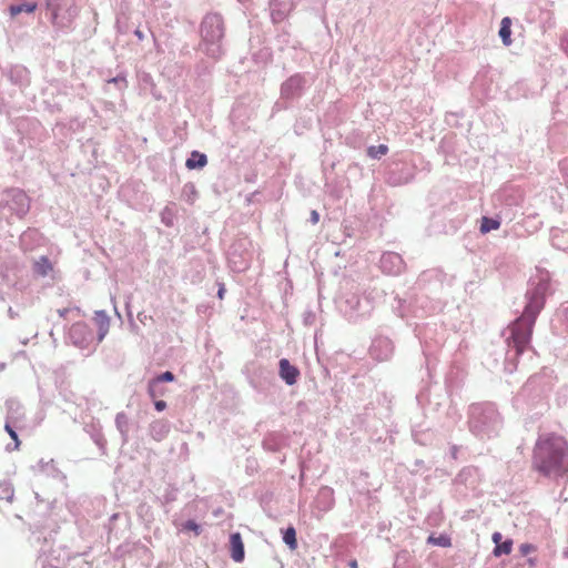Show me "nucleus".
Masks as SVG:
<instances>
[{
	"mask_svg": "<svg viewBox=\"0 0 568 568\" xmlns=\"http://www.w3.org/2000/svg\"><path fill=\"white\" fill-rule=\"evenodd\" d=\"M532 469L545 477L558 478L567 475V442L556 435L540 437L534 447Z\"/></svg>",
	"mask_w": 568,
	"mask_h": 568,
	"instance_id": "1",
	"label": "nucleus"
},
{
	"mask_svg": "<svg viewBox=\"0 0 568 568\" xmlns=\"http://www.w3.org/2000/svg\"><path fill=\"white\" fill-rule=\"evenodd\" d=\"M532 333V324L527 323L524 318H519L515 322L511 327V336L510 339L516 348L517 355H520L525 352L527 345L530 342Z\"/></svg>",
	"mask_w": 568,
	"mask_h": 568,
	"instance_id": "2",
	"label": "nucleus"
},
{
	"mask_svg": "<svg viewBox=\"0 0 568 568\" xmlns=\"http://www.w3.org/2000/svg\"><path fill=\"white\" fill-rule=\"evenodd\" d=\"M280 376L287 385H294L300 376V371L291 365L288 359L282 358L280 361Z\"/></svg>",
	"mask_w": 568,
	"mask_h": 568,
	"instance_id": "3",
	"label": "nucleus"
},
{
	"mask_svg": "<svg viewBox=\"0 0 568 568\" xmlns=\"http://www.w3.org/2000/svg\"><path fill=\"white\" fill-rule=\"evenodd\" d=\"M231 557L234 561L241 562L244 559V544L240 532L230 536Z\"/></svg>",
	"mask_w": 568,
	"mask_h": 568,
	"instance_id": "4",
	"label": "nucleus"
},
{
	"mask_svg": "<svg viewBox=\"0 0 568 568\" xmlns=\"http://www.w3.org/2000/svg\"><path fill=\"white\" fill-rule=\"evenodd\" d=\"M544 306L542 297H534L530 303L526 306L523 317L528 323L534 324L537 314Z\"/></svg>",
	"mask_w": 568,
	"mask_h": 568,
	"instance_id": "5",
	"label": "nucleus"
},
{
	"mask_svg": "<svg viewBox=\"0 0 568 568\" xmlns=\"http://www.w3.org/2000/svg\"><path fill=\"white\" fill-rule=\"evenodd\" d=\"M511 19L509 17L503 18L500 22L499 37L505 45L511 44Z\"/></svg>",
	"mask_w": 568,
	"mask_h": 568,
	"instance_id": "6",
	"label": "nucleus"
},
{
	"mask_svg": "<svg viewBox=\"0 0 568 568\" xmlns=\"http://www.w3.org/2000/svg\"><path fill=\"white\" fill-rule=\"evenodd\" d=\"M207 163V159H206V155L205 154H202L197 151H193L192 154H191V158H189L186 160V168L192 170V169H196V168H203L205 166Z\"/></svg>",
	"mask_w": 568,
	"mask_h": 568,
	"instance_id": "7",
	"label": "nucleus"
},
{
	"mask_svg": "<svg viewBox=\"0 0 568 568\" xmlns=\"http://www.w3.org/2000/svg\"><path fill=\"white\" fill-rule=\"evenodd\" d=\"M33 270L38 275L47 276L53 270V266L47 256H41L34 262Z\"/></svg>",
	"mask_w": 568,
	"mask_h": 568,
	"instance_id": "8",
	"label": "nucleus"
},
{
	"mask_svg": "<svg viewBox=\"0 0 568 568\" xmlns=\"http://www.w3.org/2000/svg\"><path fill=\"white\" fill-rule=\"evenodd\" d=\"M37 7L38 6L36 2H29V3H24V4H19V6H11L9 8V12H10L11 17H16V16L20 14L21 12L32 13L33 11H36Z\"/></svg>",
	"mask_w": 568,
	"mask_h": 568,
	"instance_id": "9",
	"label": "nucleus"
},
{
	"mask_svg": "<svg viewBox=\"0 0 568 568\" xmlns=\"http://www.w3.org/2000/svg\"><path fill=\"white\" fill-rule=\"evenodd\" d=\"M283 541L288 546L291 550L297 549L296 530L294 527H288L283 534Z\"/></svg>",
	"mask_w": 568,
	"mask_h": 568,
	"instance_id": "10",
	"label": "nucleus"
},
{
	"mask_svg": "<svg viewBox=\"0 0 568 568\" xmlns=\"http://www.w3.org/2000/svg\"><path fill=\"white\" fill-rule=\"evenodd\" d=\"M500 227V222L487 216H484L480 222V232L483 234L488 233L493 230H498Z\"/></svg>",
	"mask_w": 568,
	"mask_h": 568,
	"instance_id": "11",
	"label": "nucleus"
},
{
	"mask_svg": "<svg viewBox=\"0 0 568 568\" xmlns=\"http://www.w3.org/2000/svg\"><path fill=\"white\" fill-rule=\"evenodd\" d=\"M427 542L430 545H434V546H439V547H445V548L452 546V539L447 535H440L438 537H435L432 535L427 538Z\"/></svg>",
	"mask_w": 568,
	"mask_h": 568,
	"instance_id": "12",
	"label": "nucleus"
},
{
	"mask_svg": "<svg viewBox=\"0 0 568 568\" xmlns=\"http://www.w3.org/2000/svg\"><path fill=\"white\" fill-rule=\"evenodd\" d=\"M513 549V540L508 539L505 541H501L500 545L496 546L494 549V555L496 557H499L501 555H509Z\"/></svg>",
	"mask_w": 568,
	"mask_h": 568,
	"instance_id": "13",
	"label": "nucleus"
},
{
	"mask_svg": "<svg viewBox=\"0 0 568 568\" xmlns=\"http://www.w3.org/2000/svg\"><path fill=\"white\" fill-rule=\"evenodd\" d=\"M388 152V146L385 145V144H379L377 146H369L367 149V154L368 156L373 158V159H378L381 158L382 155H386Z\"/></svg>",
	"mask_w": 568,
	"mask_h": 568,
	"instance_id": "14",
	"label": "nucleus"
},
{
	"mask_svg": "<svg viewBox=\"0 0 568 568\" xmlns=\"http://www.w3.org/2000/svg\"><path fill=\"white\" fill-rule=\"evenodd\" d=\"M148 393L151 398H156L158 396H163L165 394L164 388L160 387V384L156 381L151 379L148 385Z\"/></svg>",
	"mask_w": 568,
	"mask_h": 568,
	"instance_id": "15",
	"label": "nucleus"
},
{
	"mask_svg": "<svg viewBox=\"0 0 568 568\" xmlns=\"http://www.w3.org/2000/svg\"><path fill=\"white\" fill-rule=\"evenodd\" d=\"M209 26H213V19H210V20H205L202 24V28H201V32L203 33V36L206 38V39H210V40H214L215 38H220L221 37V30L220 28L217 27V32L216 34H212L211 37L209 36V32H207V28Z\"/></svg>",
	"mask_w": 568,
	"mask_h": 568,
	"instance_id": "16",
	"label": "nucleus"
},
{
	"mask_svg": "<svg viewBox=\"0 0 568 568\" xmlns=\"http://www.w3.org/2000/svg\"><path fill=\"white\" fill-rule=\"evenodd\" d=\"M4 429L9 434V436L12 438V440L14 442L13 449H19L20 440H19L18 434L16 433V430L11 427V425L9 423H6Z\"/></svg>",
	"mask_w": 568,
	"mask_h": 568,
	"instance_id": "17",
	"label": "nucleus"
},
{
	"mask_svg": "<svg viewBox=\"0 0 568 568\" xmlns=\"http://www.w3.org/2000/svg\"><path fill=\"white\" fill-rule=\"evenodd\" d=\"M153 381H156L158 384H160L162 382H173L174 375L171 372H164L161 375L153 378Z\"/></svg>",
	"mask_w": 568,
	"mask_h": 568,
	"instance_id": "18",
	"label": "nucleus"
},
{
	"mask_svg": "<svg viewBox=\"0 0 568 568\" xmlns=\"http://www.w3.org/2000/svg\"><path fill=\"white\" fill-rule=\"evenodd\" d=\"M536 547L531 544H521L519 547V551L523 556H527L530 552H534Z\"/></svg>",
	"mask_w": 568,
	"mask_h": 568,
	"instance_id": "19",
	"label": "nucleus"
},
{
	"mask_svg": "<svg viewBox=\"0 0 568 568\" xmlns=\"http://www.w3.org/2000/svg\"><path fill=\"white\" fill-rule=\"evenodd\" d=\"M395 261L400 262V257L397 254L389 253V254L384 255L382 258L383 267H385V264L387 262L394 263Z\"/></svg>",
	"mask_w": 568,
	"mask_h": 568,
	"instance_id": "20",
	"label": "nucleus"
},
{
	"mask_svg": "<svg viewBox=\"0 0 568 568\" xmlns=\"http://www.w3.org/2000/svg\"><path fill=\"white\" fill-rule=\"evenodd\" d=\"M108 326H109V321L106 318H103L101 320V323H100V339H102L104 337V335L106 334V331H108Z\"/></svg>",
	"mask_w": 568,
	"mask_h": 568,
	"instance_id": "21",
	"label": "nucleus"
},
{
	"mask_svg": "<svg viewBox=\"0 0 568 568\" xmlns=\"http://www.w3.org/2000/svg\"><path fill=\"white\" fill-rule=\"evenodd\" d=\"M154 406L158 412H162L166 408V403L164 400H155Z\"/></svg>",
	"mask_w": 568,
	"mask_h": 568,
	"instance_id": "22",
	"label": "nucleus"
},
{
	"mask_svg": "<svg viewBox=\"0 0 568 568\" xmlns=\"http://www.w3.org/2000/svg\"><path fill=\"white\" fill-rule=\"evenodd\" d=\"M185 528L186 529H190V530H194L197 532L199 530V525L195 523V521H192V520H189L186 524H185Z\"/></svg>",
	"mask_w": 568,
	"mask_h": 568,
	"instance_id": "23",
	"label": "nucleus"
},
{
	"mask_svg": "<svg viewBox=\"0 0 568 568\" xmlns=\"http://www.w3.org/2000/svg\"><path fill=\"white\" fill-rule=\"evenodd\" d=\"M501 539H503V536L500 532L496 531L493 534V541L495 542L496 546L500 545Z\"/></svg>",
	"mask_w": 568,
	"mask_h": 568,
	"instance_id": "24",
	"label": "nucleus"
},
{
	"mask_svg": "<svg viewBox=\"0 0 568 568\" xmlns=\"http://www.w3.org/2000/svg\"><path fill=\"white\" fill-rule=\"evenodd\" d=\"M155 427H160L163 430V433H168V429H166V426L164 423L156 422L152 425V429H155Z\"/></svg>",
	"mask_w": 568,
	"mask_h": 568,
	"instance_id": "25",
	"label": "nucleus"
},
{
	"mask_svg": "<svg viewBox=\"0 0 568 568\" xmlns=\"http://www.w3.org/2000/svg\"><path fill=\"white\" fill-rule=\"evenodd\" d=\"M311 221L316 224L320 221V214L316 211L311 212Z\"/></svg>",
	"mask_w": 568,
	"mask_h": 568,
	"instance_id": "26",
	"label": "nucleus"
},
{
	"mask_svg": "<svg viewBox=\"0 0 568 568\" xmlns=\"http://www.w3.org/2000/svg\"><path fill=\"white\" fill-rule=\"evenodd\" d=\"M58 313L61 317H65L67 314L69 313V308L58 310Z\"/></svg>",
	"mask_w": 568,
	"mask_h": 568,
	"instance_id": "27",
	"label": "nucleus"
},
{
	"mask_svg": "<svg viewBox=\"0 0 568 568\" xmlns=\"http://www.w3.org/2000/svg\"><path fill=\"white\" fill-rule=\"evenodd\" d=\"M224 293H225V288H224V286H221L219 292H217L219 298L222 300L224 297Z\"/></svg>",
	"mask_w": 568,
	"mask_h": 568,
	"instance_id": "28",
	"label": "nucleus"
},
{
	"mask_svg": "<svg viewBox=\"0 0 568 568\" xmlns=\"http://www.w3.org/2000/svg\"><path fill=\"white\" fill-rule=\"evenodd\" d=\"M349 568H358V562L357 560H351L349 564H348Z\"/></svg>",
	"mask_w": 568,
	"mask_h": 568,
	"instance_id": "29",
	"label": "nucleus"
},
{
	"mask_svg": "<svg viewBox=\"0 0 568 568\" xmlns=\"http://www.w3.org/2000/svg\"><path fill=\"white\" fill-rule=\"evenodd\" d=\"M135 36H136L139 39H143V33H142L140 30H136V31H135Z\"/></svg>",
	"mask_w": 568,
	"mask_h": 568,
	"instance_id": "30",
	"label": "nucleus"
}]
</instances>
